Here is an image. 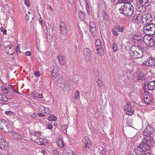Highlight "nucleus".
<instances>
[{"instance_id": "nucleus-60", "label": "nucleus", "mask_w": 155, "mask_h": 155, "mask_svg": "<svg viewBox=\"0 0 155 155\" xmlns=\"http://www.w3.org/2000/svg\"><path fill=\"white\" fill-rule=\"evenodd\" d=\"M31 116L33 118H35L36 117V115L35 113H34L31 115Z\"/></svg>"}, {"instance_id": "nucleus-55", "label": "nucleus", "mask_w": 155, "mask_h": 155, "mask_svg": "<svg viewBox=\"0 0 155 155\" xmlns=\"http://www.w3.org/2000/svg\"><path fill=\"white\" fill-rule=\"evenodd\" d=\"M37 115H38L40 117H43L45 116V115L42 113H39L37 114Z\"/></svg>"}, {"instance_id": "nucleus-62", "label": "nucleus", "mask_w": 155, "mask_h": 155, "mask_svg": "<svg viewBox=\"0 0 155 155\" xmlns=\"http://www.w3.org/2000/svg\"><path fill=\"white\" fill-rule=\"evenodd\" d=\"M147 63H146V62H145V61L144 62H143L141 64L142 65H147L146 64Z\"/></svg>"}, {"instance_id": "nucleus-50", "label": "nucleus", "mask_w": 155, "mask_h": 155, "mask_svg": "<svg viewBox=\"0 0 155 155\" xmlns=\"http://www.w3.org/2000/svg\"><path fill=\"white\" fill-rule=\"evenodd\" d=\"M35 135L38 137H39L41 135V132H36L35 133Z\"/></svg>"}, {"instance_id": "nucleus-17", "label": "nucleus", "mask_w": 155, "mask_h": 155, "mask_svg": "<svg viewBox=\"0 0 155 155\" xmlns=\"http://www.w3.org/2000/svg\"><path fill=\"white\" fill-rule=\"evenodd\" d=\"M145 62H146V64L148 66L152 67L155 65V59L152 58H148Z\"/></svg>"}, {"instance_id": "nucleus-35", "label": "nucleus", "mask_w": 155, "mask_h": 155, "mask_svg": "<svg viewBox=\"0 0 155 155\" xmlns=\"http://www.w3.org/2000/svg\"><path fill=\"white\" fill-rule=\"evenodd\" d=\"M102 15L103 19L106 21H109V18L108 15L106 14L105 12H103Z\"/></svg>"}, {"instance_id": "nucleus-59", "label": "nucleus", "mask_w": 155, "mask_h": 155, "mask_svg": "<svg viewBox=\"0 0 155 155\" xmlns=\"http://www.w3.org/2000/svg\"><path fill=\"white\" fill-rule=\"evenodd\" d=\"M139 155H151V154L148 152H147L146 153H143L142 154H140Z\"/></svg>"}, {"instance_id": "nucleus-21", "label": "nucleus", "mask_w": 155, "mask_h": 155, "mask_svg": "<svg viewBox=\"0 0 155 155\" xmlns=\"http://www.w3.org/2000/svg\"><path fill=\"white\" fill-rule=\"evenodd\" d=\"M144 100L145 104H149L151 102V99L150 96L149 95L145 94L144 97Z\"/></svg>"}, {"instance_id": "nucleus-29", "label": "nucleus", "mask_w": 155, "mask_h": 155, "mask_svg": "<svg viewBox=\"0 0 155 155\" xmlns=\"http://www.w3.org/2000/svg\"><path fill=\"white\" fill-rule=\"evenodd\" d=\"M95 81L98 86L99 87L102 86L103 85L102 81L101 78H98L97 77L96 78H95Z\"/></svg>"}, {"instance_id": "nucleus-20", "label": "nucleus", "mask_w": 155, "mask_h": 155, "mask_svg": "<svg viewBox=\"0 0 155 155\" xmlns=\"http://www.w3.org/2000/svg\"><path fill=\"white\" fill-rule=\"evenodd\" d=\"M135 47V50L140 54V56L142 57L143 55V52L144 48V47L140 45H137Z\"/></svg>"}, {"instance_id": "nucleus-18", "label": "nucleus", "mask_w": 155, "mask_h": 155, "mask_svg": "<svg viewBox=\"0 0 155 155\" xmlns=\"http://www.w3.org/2000/svg\"><path fill=\"white\" fill-rule=\"evenodd\" d=\"M59 63L61 65H64L66 63V58L65 57L59 54L57 56Z\"/></svg>"}, {"instance_id": "nucleus-42", "label": "nucleus", "mask_w": 155, "mask_h": 155, "mask_svg": "<svg viewBox=\"0 0 155 155\" xmlns=\"http://www.w3.org/2000/svg\"><path fill=\"white\" fill-rule=\"evenodd\" d=\"M1 90L2 91H3L5 93H8V91L7 90L6 87L5 86H3L1 87Z\"/></svg>"}, {"instance_id": "nucleus-15", "label": "nucleus", "mask_w": 155, "mask_h": 155, "mask_svg": "<svg viewBox=\"0 0 155 155\" xmlns=\"http://www.w3.org/2000/svg\"><path fill=\"white\" fill-rule=\"evenodd\" d=\"M137 2L138 4L142 5L144 6L147 7L150 5L151 0H137Z\"/></svg>"}, {"instance_id": "nucleus-25", "label": "nucleus", "mask_w": 155, "mask_h": 155, "mask_svg": "<svg viewBox=\"0 0 155 155\" xmlns=\"http://www.w3.org/2000/svg\"><path fill=\"white\" fill-rule=\"evenodd\" d=\"M7 146V143L6 141L5 140L3 139H0V146L1 147V148H3Z\"/></svg>"}, {"instance_id": "nucleus-14", "label": "nucleus", "mask_w": 155, "mask_h": 155, "mask_svg": "<svg viewBox=\"0 0 155 155\" xmlns=\"http://www.w3.org/2000/svg\"><path fill=\"white\" fill-rule=\"evenodd\" d=\"M143 18V15L141 14H135L132 17V20L134 21L135 22H142V19Z\"/></svg>"}, {"instance_id": "nucleus-45", "label": "nucleus", "mask_w": 155, "mask_h": 155, "mask_svg": "<svg viewBox=\"0 0 155 155\" xmlns=\"http://www.w3.org/2000/svg\"><path fill=\"white\" fill-rule=\"evenodd\" d=\"M25 3L27 7H29L30 5V2L28 0H25Z\"/></svg>"}, {"instance_id": "nucleus-5", "label": "nucleus", "mask_w": 155, "mask_h": 155, "mask_svg": "<svg viewBox=\"0 0 155 155\" xmlns=\"http://www.w3.org/2000/svg\"><path fill=\"white\" fill-rule=\"evenodd\" d=\"M95 45L96 50L98 55H103L104 54V50L102 45L101 40L99 39H97L95 40Z\"/></svg>"}, {"instance_id": "nucleus-22", "label": "nucleus", "mask_w": 155, "mask_h": 155, "mask_svg": "<svg viewBox=\"0 0 155 155\" xmlns=\"http://www.w3.org/2000/svg\"><path fill=\"white\" fill-rule=\"evenodd\" d=\"M44 140H45L44 139H42L41 138H39L36 139L34 141V142L39 145H42L44 144Z\"/></svg>"}, {"instance_id": "nucleus-44", "label": "nucleus", "mask_w": 155, "mask_h": 155, "mask_svg": "<svg viewBox=\"0 0 155 155\" xmlns=\"http://www.w3.org/2000/svg\"><path fill=\"white\" fill-rule=\"evenodd\" d=\"M113 34L115 36H117L118 34L116 30L115 29H113L112 30Z\"/></svg>"}, {"instance_id": "nucleus-34", "label": "nucleus", "mask_w": 155, "mask_h": 155, "mask_svg": "<svg viewBox=\"0 0 155 155\" xmlns=\"http://www.w3.org/2000/svg\"><path fill=\"white\" fill-rule=\"evenodd\" d=\"M80 93L79 91L76 90L74 94V98L77 100L80 99Z\"/></svg>"}, {"instance_id": "nucleus-61", "label": "nucleus", "mask_w": 155, "mask_h": 155, "mask_svg": "<svg viewBox=\"0 0 155 155\" xmlns=\"http://www.w3.org/2000/svg\"><path fill=\"white\" fill-rule=\"evenodd\" d=\"M70 3L72 4L74 2V0H68Z\"/></svg>"}, {"instance_id": "nucleus-32", "label": "nucleus", "mask_w": 155, "mask_h": 155, "mask_svg": "<svg viewBox=\"0 0 155 155\" xmlns=\"http://www.w3.org/2000/svg\"><path fill=\"white\" fill-rule=\"evenodd\" d=\"M32 94L34 97L40 98H42L43 97V95L41 94H37L35 92H33Z\"/></svg>"}, {"instance_id": "nucleus-38", "label": "nucleus", "mask_w": 155, "mask_h": 155, "mask_svg": "<svg viewBox=\"0 0 155 155\" xmlns=\"http://www.w3.org/2000/svg\"><path fill=\"white\" fill-rule=\"evenodd\" d=\"M57 72H58L57 71V70L53 69L51 74L52 78L53 79H54L56 78V74Z\"/></svg>"}, {"instance_id": "nucleus-57", "label": "nucleus", "mask_w": 155, "mask_h": 155, "mask_svg": "<svg viewBox=\"0 0 155 155\" xmlns=\"http://www.w3.org/2000/svg\"><path fill=\"white\" fill-rule=\"evenodd\" d=\"M66 155H74L73 153V151H71L69 153L68 152L67 154H66Z\"/></svg>"}, {"instance_id": "nucleus-40", "label": "nucleus", "mask_w": 155, "mask_h": 155, "mask_svg": "<svg viewBox=\"0 0 155 155\" xmlns=\"http://www.w3.org/2000/svg\"><path fill=\"white\" fill-rule=\"evenodd\" d=\"M112 50L114 52H116L117 50V45L115 43H113L112 45Z\"/></svg>"}, {"instance_id": "nucleus-28", "label": "nucleus", "mask_w": 155, "mask_h": 155, "mask_svg": "<svg viewBox=\"0 0 155 155\" xmlns=\"http://www.w3.org/2000/svg\"><path fill=\"white\" fill-rule=\"evenodd\" d=\"M139 5L137 7V9L138 12H144L145 11V6L142 5Z\"/></svg>"}, {"instance_id": "nucleus-48", "label": "nucleus", "mask_w": 155, "mask_h": 155, "mask_svg": "<svg viewBox=\"0 0 155 155\" xmlns=\"http://www.w3.org/2000/svg\"><path fill=\"white\" fill-rule=\"evenodd\" d=\"M14 113L10 111H5V114L7 115H12Z\"/></svg>"}, {"instance_id": "nucleus-36", "label": "nucleus", "mask_w": 155, "mask_h": 155, "mask_svg": "<svg viewBox=\"0 0 155 155\" xmlns=\"http://www.w3.org/2000/svg\"><path fill=\"white\" fill-rule=\"evenodd\" d=\"M48 120L51 121H55L56 120V117L55 116L51 115L49 117Z\"/></svg>"}, {"instance_id": "nucleus-43", "label": "nucleus", "mask_w": 155, "mask_h": 155, "mask_svg": "<svg viewBox=\"0 0 155 155\" xmlns=\"http://www.w3.org/2000/svg\"><path fill=\"white\" fill-rule=\"evenodd\" d=\"M46 127L47 128L49 129H51L53 128L52 125L50 123L46 125Z\"/></svg>"}, {"instance_id": "nucleus-13", "label": "nucleus", "mask_w": 155, "mask_h": 155, "mask_svg": "<svg viewBox=\"0 0 155 155\" xmlns=\"http://www.w3.org/2000/svg\"><path fill=\"white\" fill-rule=\"evenodd\" d=\"M83 142L84 144L85 147L86 149H90L91 147V143L88 137H85L83 139Z\"/></svg>"}, {"instance_id": "nucleus-19", "label": "nucleus", "mask_w": 155, "mask_h": 155, "mask_svg": "<svg viewBox=\"0 0 155 155\" xmlns=\"http://www.w3.org/2000/svg\"><path fill=\"white\" fill-rule=\"evenodd\" d=\"M90 27V30L92 35L94 34L96 32V25L93 21H90L89 23Z\"/></svg>"}, {"instance_id": "nucleus-11", "label": "nucleus", "mask_w": 155, "mask_h": 155, "mask_svg": "<svg viewBox=\"0 0 155 155\" xmlns=\"http://www.w3.org/2000/svg\"><path fill=\"white\" fill-rule=\"evenodd\" d=\"M84 54L86 60L87 61H90L91 58L92 52L89 48H85L84 49Z\"/></svg>"}, {"instance_id": "nucleus-54", "label": "nucleus", "mask_w": 155, "mask_h": 155, "mask_svg": "<svg viewBox=\"0 0 155 155\" xmlns=\"http://www.w3.org/2000/svg\"><path fill=\"white\" fill-rule=\"evenodd\" d=\"M58 66L57 65H55L53 69H54V70H57V72H58Z\"/></svg>"}, {"instance_id": "nucleus-30", "label": "nucleus", "mask_w": 155, "mask_h": 155, "mask_svg": "<svg viewBox=\"0 0 155 155\" xmlns=\"http://www.w3.org/2000/svg\"><path fill=\"white\" fill-rule=\"evenodd\" d=\"M0 101L7 102L8 101V98L5 95H0Z\"/></svg>"}, {"instance_id": "nucleus-23", "label": "nucleus", "mask_w": 155, "mask_h": 155, "mask_svg": "<svg viewBox=\"0 0 155 155\" xmlns=\"http://www.w3.org/2000/svg\"><path fill=\"white\" fill-rule=\"evenodd\" d=\"M28 15L27 14L25 16V18L26 19V20L28 19L29 17L31 18L33 20L35 17V14L34 12L33 11L31 12L29 11L28 12Z\"/></svg>"}, {"instance_id": "nucleus-33", "label": "nucleus", "mask_w": 155, "mask_h": 155, "mask_svg": "<svg viewBox=\"0 0 155 155\" xmlns=\"http://www.w3.org/2000/svg\"><path fill=\"white\" fill-rule=\"evenodd\" d=\"M144 78V75L142 73H140L138 74L137 79L139 80H143Z\"/></svg>"}, {"instance_id": "nucleus-39", "label": "nucleus", "mask_w": 155, "mask_h": 155, "mask_svg": "<svg viewBox=\"0 0 155 155\" xmlns=\"http://www.w3.org/2000/svg\"><path fill=\"white\" fill-rule=\"evenodd\" d=\"M11 49V48L10 47V46H7L5 48V50L6 51V52L9 54L13 55L14 53H11L9 51V50Z\"/></svg>"}, {"instance_id": "nucleus-24", "label": "nucleus", "mask_w": 155, "mask_h": 155, "mask_svg": "<svg viewBox=\"0 0 155 155\" xmlns=\"http://www.w3.org/2000/svg\"><path fill=\"white\" fill-rule=\"evenodd\" d=\"M12 133L13 137L15 139H21L22 138V137L19 133L13 131H12Z\"/></svg>"}, {"instance_id": "nucleus-63", "label": "nucleus", "mask_w": 155, "mask_h": 155, "mask_svg": "<svg viewBox=\"0 0 155 155\" xmlns=\"http://www.w3.org/2000/svg\"><path fill=\"white\" fill-rule=\"evenodd\" d=\"M6 31H7L5 29V30H4V31H3V34H6Z\"/></svg>"}, {"instance_id": "nucleus-56", "label": "nucleus", "mask_w": 155, "mask_h": 155, "mask_svg": "<svg viewBox=\"0 0 155 155\" xmlns=\"http://www.w3.org/2000/svg\"><path fill=\"white\" fill-rule=\"evenodd\" d=\"M53 152L54 154H59V152L58 150H55L53 151Z\"/></svg>"}, {"instance_id": "nucleus-26", "label": "nucleus", "mask_w": 155, "mask_h": 155, "mask_svg": "<svg viewBox=\"0 0 155 155\" xmlns=\"http://www.w3.org/2000/svg\"><path fill=\"white\" fill-rule=\"evenodd\" d=\"M155 41H154V39L153 38L152 39H151L149 41V43H147L146 44L147 46L148 47H150V48H152L153 46L154 45Z\"/></svg>"}, {"instance_id": "nucleus-31", "label": "nucleus", "mask_w": 155, "mask_h": 155, "mask_svg": "<svg viewBox=\"0 0 155 155\" xmlns=\"http://www.w3.org/2000/svg\"><path fill=\"white\" fill-rule=\"evenodd\" d=\"M78 13L79 17L81 20L84 18L85 13L84 12L80 11L79 12H78Z\"/></svg>"}, {"instance_id": "nucleus-53", "label": "nucleus", "mask_w": 155, "mask_h": 155, "mask_svg": "<svg viewBox=\"0 0 155 155\" xmlns=\"http://www.w3.org/2000/svg\"><path fill=\"white\" fill-rule=\"evenodd\" d=\"M35 76L37 77H38L40 76V73L39 72H35Z\"/></svg>"}, {"instance_id": "nucleus-10", "label": "nucleus", "mask_w": 155, "mask_h": 155, "mask_svg": "<svg viewBox=\"0 0 155 155\" xmlns=\"http://www.w3.org/2000/svg\"><path fill=\"white\" fill-rule=\"evenodd\" d=\"M130 56L133 58H139V61H140L138 62H137V63L138 64H140V63H141V59L140 58L141 57V56H140V54H139V53L136 51V50L135 51H130Z\"/></svg>"}, {"instance_id": "nucleus-27", "label": "nucleus", "mask_w": 155, "mask_h": 155, "mask_svg": "<svg viewBox=\"0 0 155 155\" xmlns=\"http://www.w3.org/2000/svg\"><path fill=\"white\" fill-rule=\"evenodd\" d=\"M150 36V35H145V34H144V38H143L144 41H143V43L146 44L147 43H149V40L153 38H151Z\"/></svg>"}, {"instance_id": "nucleus-9", "label": "nucleus", "mask_w": 155, "mask_h": 155, "mask_svg": "<svg viewBox=\"0 0 155 155\" xmlns=\"http://www.w3.org/2000/svg\"><path fill=\"white\" fill-rule=\"evenodd\" d=\"M152 20V18L150 14H147L146 15H143L142 23H145V24L152 23L151 22Z\"/></svg>"}, {"instance_id": "nucleus-12", "label": "nucleus", "mask_w": 155, "mask_h": 155, "mask_svg": "<svg viewBox=\"0 0 155 155\" xmlns=\"http://www.w3.org/2000/svg\"><path fill=\"white\" fill-rule=\"evenodd\" d=\"M127 105L124 106V111L126 114L132 115L134 113V110L131 108V106L128 102H127Z\"/></svg>"}, {"instance_id": "nucleus-41", "label": "nucleus", "mask_w": 155, "mask_h": 155, "mask_svg": "<svg viewBox=\"0 0 155 155\" xmlns=\"http://www.w3.org/2000/svg\"><path fill=\"white\" fill-rule=\"evenodd\" d=\"M67 126L65 125H63L61 127V129L63 132L65 133H67Z\"/></svg>"}, {"instance_id": "nucleus-58", "label": "nucleus", "mask_w": 155, "mask_h": 155, "mask_svg": "<svg viewBox=\"0 0 155 155\" xmlns=\"http://www.w3.org/2000/svg\"><path fill=\"white\" fill-rule=\"evenodd\" d=\"M54 25L51 23L50 25V28L51 29H52V30L53 29V28H54Z\"/></svg>"}, {"instance_id": "nucleus-3", "label": "nucleus", "mask_w": 155, "mask_h": 155, "mask_svg": "<svg viewBox=\"0 0 155 155\" xmlns=\"http://www.w3.org/2000/svg\"><path fill=\"white\" fill-rule=\"evenodd\" d=\"M143 31L147 35L152 36L155 34V24L152 23L145 24Z\"/></svg>"}, {"instance_id": "nucleus-1", "label": "nucleus", "mask_w": 155, "mask_h": 155, "mask_svg": "<svg viewBox=\"0 0 155 155\" xmlns=\"http://www.w3.org/2000/svg\"><path fill=\"white\" fill-rule=\"evenodd\" d=\"M154 143V141L152 139L148 140L147 139H143V141L139 145L136 147L134 151L136 154L139 155L140 153L149 150L150 145H152Z\"/></svg>"}, {"instance_id": "nucleus-8", "label": "nucleus", "mask_w": 155, "mask_h": 155, "mask_svg": "<svg viewBox=\"0 0 155 155\" xmlns=\"http://www.w3.org/2000/svg\"><path fill=\"white\" fill-rule=\"evenodd\" d=\"M67 26L63 21L60 22L59 24V28L61 34L63 35H65L67 33Z\"/></svg>"}, {"instance_id": "nucleus-6", "label": "nucleus", "mask_w": 155, "mask_h": 155, "mask_svg": "<svg viewBox=\"0 0 155 155\" xmlns=\"http://www.w3.org/2000/svg\"><path fill=\"white\" fill-rule=\"evenodd\" d=\"M144 36V34H142L140 35H133L132 38V41L135 43L141 44L143 43V38Z\"/></svg>"}, {"instance_id": "nucleus-46", "label": "nucleus", "mask_w": 155, "mask_h": 155, "mask_svg": "<svg viewBox=\"0 0 155 155\" xmlns=\"http://www.w3.org/2000/svg\"><path fill=\"white\" fill-rule=\"evenodd\" d=\"M94 75L95 77H97L99 76V72H98V71L97 70H95L94 71Z\"/></svg>"}, {"instance_id": "nucleus-51", "label": "nucleus", "mask_w": 155, "mask_h": 155, "mask_svg": "<svg viewBox=\"0 0 155 155\" xmlns=\"http://www.w3.org/2000/svg\"><path fill=\"white\" fill-rule=\"evenodd\" d=\"M87 4V7L86 8V10H87V12L88 14V15H89L90 14L89 8V7H88V4Z\"/></svg>"}, {"instance_id": "nucleus-49", "label": "nucleus", "mask_w": 155, "mask_h": 155, "mask_svg": "<svg viewBox=\"0 0 155 155\" xmlns=\"http://www.w3.org/2000/svg\"><path fill=\"white\" fill-rule=\"evenodd\" d=\"M20 46L19 45H18L16 47V51L17 53H20L21 52V51L20 50Z\"/></svg>"}, {"instance_id": "nucleus-4", "label": "nucleus", "mask_w": 155, "mask_h": 155, "mask_svg": "<svg viewBox=\"0 0 155 155\" xmlns=\"http://www.w3.org/2000/svg\"><path fill=\"white\" fill-rule=\"evenodd\" d=\"M154 131V129L153 127L150 126L148 127L147 128L145 129L143 133V135L146 136V137L143 139H147L148 140H150V139H152L154 140L152 136L151 135Z\"/></svg>"}, {"instance_id": "nucleus-52", "label": "nucleus", "mask_w": 155, "mask_h": 155, "mask_svg": "<svg viewBox=\"0 0 155 155\" xmlns=\"http://www.w3.org/2000/svg\"><path fill=\"white\" fill-rule=\"evenodd\" d=\"M25 54L26 56H29L31 55V52L30 51H27L25 52Z\"/></svg>"}, {"instance_id": "nucleus-64", "label": "nucleus", "mask_w": 155, "mask_h": 155, "mask_svg": "<svg viewBox=\"0 0 155 155\" xmlns=\"http://www.w3.org/2000/svg\"><path fill=\"white\" fill-rule=\"evenodd\" d=\"M45 150H43L42 151V153H45Z\"/></svg>"}, {"instance_id": "nucleus-37", "label": "nucleus", "mask_w": 155, "mask_h": 155, "mask_svg": "<svg viewBox=\"0 0 155 155\" xmlns=\"http://www.w3.org/2000/svg\"><path fill=\"white\" fill-rule=\"evenodd\" d=\"M57 145L60 147H63L64 146V144L62 140H58L57 142Z\"/></svg>"}, {"instance_id": "nucleus-7", "label": "nucleus", "mask_w": 155, "mask_h": 155, "mask_svg": "<svg viewBox=\"0 0 155 155\" xmlns=\"http://www.w3.org/2000/svg\"><path fill=\"white\" fill-rule=\"evenodd\" d=\"M0 129L4 130L6 132L11 131L9 126L8 125V123L5 120H0Z\"/></svg>"}, {"instance_id": "nucleus-47", "label": "nucleus", "mask_w": 155, "mask_h": 155, "mask_svg": "<svg viewBox=\"0 0 155 155\" xmlns=\"http://www.w3.org/2000/svg\"><path fill=\"white\" fill-rule=\"evenodd\" d=\"M118 30L119 31L123 32V30L124 29V28L123 27H121L120 25H118Z\"/></svg>"}, {"instance_id": "nucleus-2", "label": "nucleus", "mask_w": 155, "mask_h": 155, "mask_svg": "<svg viewBox=\"0 0 155 155\" xmlns=\"http://www.w3.org/2000/svg\"><path fill=\"white\" fill-rule=\"evenodd\" d=\"M130 0H119L118 2L120 3H124L119 9L120 12L123 14L127 17L131 16L133 13L134 8L133 7L128 3L130 2Z\"/></svg>"}, {"instance_id": "nucleus-16", "label": "nucleus", "mask_w": 155, "mask_h": 155, "mask_svg": "<svg viewBox=\"0 0 155 155\" xmlns=\"http://www.w3.org/2000/svg\"><path fill=\"white\" fill-rule=\"evenodd\" d=\"M145 88L150 91H153L155 89V81H150L146 86Z\"/></svg>"}]
</instances>
